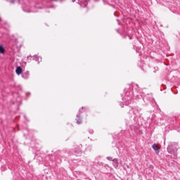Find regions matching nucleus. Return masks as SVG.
Here are the masks:
<instances>
[{"instance_id": "obj_7", "label": "nucleus", "mask_w": 180, "mask_h": 180, "mask_svg": "<svg viewBox=\"0 0 180 180\" xmlns=\"http://www.w3.org/2000/svg\"><path fill=\"white\" fill-rule=\"evenodd\" d=\"M171 150H172V146L171 145H169L167 147V151L169 153H171Z\"/></svg>"}, {"instance_id": "obj_1", "label": "nucleus", "mask_w": 180, "mask_h": 180, "mask_svg": "<svg viewBox=\"0 0 180 180\" xmlns=\"http://www.w3.org/2000/svg\"><path fill=\"white\" fill-rule=\"evenodd\" d=\"M78 1H79V4H80V6L84 8V7L86 6V5H88V1H89V0H78Z\"/></svg>"}, {"instance_id": "obj_10", "label": "nucleus", "mask_w": 180, "mask_h": 180, "mask_svg": "<svg viewBox=\"0 0 180 180\" xmlns=\"http://www.w3.org/2000/svg\"><path fill=\"white\" fill-rule=\"evenodd\" d=\"M30 75V73L29 72V71H27L24 73V75H27V77H29Z\"/></svg>"}, {"instance_id": "obj_11", "label": "nucleus", "mask_w": 180, "mask_h": 180, "mask_svg": "<svg viewBox=\"0 0 180 180\" xmlns=\"http://www.w3.org/2000/svg\"><path fill=\"white\" fill-rule=\"evenodd\" d=\"M72 2H75V0H72Z\"/></svg>"}, {"instance_id": "obj_3", "label": "nucleus", "mask_w": 180, "mask_h": 180, "mask_svg": "<svg viewBox=\"0 0 180 180\" xmlns=\"http://www.w3.org/2000/svg\"><path fill=\"white\" fill-rule=\"evenodd\" d=\"M15 72L17 75H20V74L23 72V70H22V68H20V66H18L16 68Z\"/></svg>"}, {"instance_id": "obj_6", "label": "nucleus", "mask_w": 180, "mask_h": 180, "mask_svg": "<svg viewBox=\"0 0 180 180\" xmlns=\"http://www.w3.org/2000/svg\"><path fill=\"white\" fill-rule=\"evenodd\" d=\"M0 53L1 54H5V48L2 45H0Z\"/></svg>"}, {"instance_id": "obj_8", "label": "nucleus", "mask_w": 180, "mask_h": 180, "mask_svg": "<svg viewBox=\"0 0 180 180\" xmlns=\"http://www.w3.org/2000/svg\"><path fill=\"white\" fill-rule=\"evenodd\" d=\"M36 61H38V63H40V61H41V57L36 58Z\"/></svg>"}, {"instance_id": "obj_2", "label": "nucleus", "mask_w": 180, "mask_h": 180, "mask_svg": "<svg viewBox=\"0 0 180 180\" xmlns=\"http://www.w3.org/2000/svg\"><path fill=\"white\" fill-rule=\"evenodd\" d=\"M112 165L115 168H119V160L117 159H113Z\"/></svg>"}, {"instance_id": "obj_12", "label": "nucleus", "mask_w": 180, "mask_h": 180, "mask_svg": "<svg viewBox=\"0 0 180 180\" xmlns=\"http://www.w3.org/2000/svg\"><path fill=\"white\" fill-rule=\"evenodd\" d=\"M15 0H11V2H14Z\"/></svg>"}, {"instance_id": "obj_9", "label": "nucleus", "mask_w": 180, "mask_h": 180, "mask_svg": "<svg viewBox=\"0 0 180 180\" xmlns=\"http://www.w3.org/2000/svg\"><path fill=\"white\" fill-rule=\"evenodd\" d=\"M107 160H108V161H113V158H112V157H107Z\"/></svg>"}, {"instance_id": "obj_4", "label": "nucleus", "mask_w": 180, "mask_h": 180, "mask_svg": "<svg viewBox=\"0 0 180 180\" xmlns=\"http://www.w3.org/2000/svg\"><path fill=\"white\" fill-rule=\"evenodd\" d=\"M152 148H153L155 150V151L157 153V154H158V153H160V150L158 149V146L153 144L152 146Z\"/></svg>"}, {"instance_id": "obj_5", "label": "nucleus", "mask_w": 180, "mask_h": 180, "mask_svg": "<svg viewBox=\"0 0 180 180\" xmlns=\"http://www.w3.org/2000/svg\"><path fill=\"white\" fill-rule=\"evenodd\" d=\"M76 121L77 124H81V123H82V121H81V117H79V115H77Z\"/></svg>"}]
</instances>
